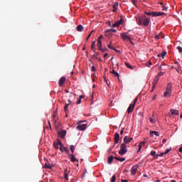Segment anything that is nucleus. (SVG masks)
I'll use <instances>...</instances> for the list:
<instances>
[{
	"label": "nucleus",
	"instance_id": "nucleus-1",
	"mask_svg": "<svg viewBox=\"0 0 182 182\" xmlns=\"http://www.w3.org/2000/svg\"><path fill=\"white\" fill-rule=\"evenodd\" d=\"M171 89H173V85H171V83H168L167 85L166 90L164 93V97H170V96H171Z\"/></svg>",
	"mask_w": 182,
	"mask_h": 182
},
{
	"label": "nucleus",
	"instance_id": "nucleus-2",
	"mask_svg": "<svg viewBox=\"0 0 182 182\" xmlns=\"http://www.w3.org/2000/svg\"><path fill=\"white\" fill-rule=\"evenodd\" d=\"M139 25H143L144 26H149L150 23V20L147 18H139L137 20Z\"/></svg>",
	"mask_w": 182,
	"mask_h": 182
},
{
	"label": "nucleus",
	"instance_id": "nucleus-3",
	"mask_svg": "<svg viewBox=\"0 0 182 182\" xmlns=\"http://www.w3.org/2000/svg\"><path fill=\"white\" fill-rule=\"evenodd\" d=\"M59 146L60 151L63 153V144L62 143V141H60V139H57V141L53 142V147L55 148L56 150H58V149H59Z\"/></svg>",
	"mask_w": 182,
	"mask_h": 182
},
{
	"label": "nucleus",
	"instance_id": "nucleus-4",
	"mask_svg": "<svg viewBox=\"0 0 182 182\" xmlns=\"http://www.w3.org/2000/svg\"><path fill=\"white\" fill-rule=\"evenodd\" d=\"M127 153V146L126 144L122 143L120 146V150L119 151V154L120 156H124Z\"/></svg>",
	"mask_w": 182,
	"mask_h": 182
},
{
	"label": "nucleus",
	"instance_id": "nucleus-5",
	"mask_svg": "<svg viewBox=\"0 0 182 182\" xmlns=\"http://www.w3.org/2000/svg\"><path fill=\"white\" fill-rule=\"evenodd\" d=\"M160 6L162 9V12H160V16H163V15H167V12H168V7L166 6L163 1H160Z\"/></svg>",
	"mask_w": 182,
	"mask_h": 182
},
{
	"label": "nucleus",
	"instance_id": "nucleus-6",
	"mask_svg": "<svg viewBox=\"0 0 182 182\" xmlns=\"http://www.w3.org/2000/svg\"><path fill=\"white\" fill-rule=\"evenodd\" d=\"M160 80V73H158V75L155 77L154 82H153V86L151 92H154V88L156 87V85H157V82Z\"/></svg>",
	"mask_w": 182,
	"mask_h": 182
},
{
	"label": "nucleus",
	"instance_id": "nucleus-7",
	"mask_svg": "<svg viewBox=\"0 0 182 182\" xmlns=\"http://www.w3.org/2000/svg\"><path fill=\"white\" fill-rule=\"evenodd\" d=\"M128 33H121L120 36L123 41H132V37L127 36Z\"/></svg>",
	"mask_w": 182,
	"mask_h": 182
},
{
	"label": "nucleus",
	"instance_id": "nucleus-8",
	"mask_svg": "<svg viewBox=\"0 0 182 182\" xmlns=\"http://www.w3.org/2000/svg\"><path fill=\"white\" fill-rule=\"evenodd\" d=\"M116 32H117L116 29H113V28L107 30L105 31V36L110 37L112 36V33H116Z\"/></svg>",
	"mask_w": 182,
	"mask_h": 182
},
{
	"label": "nucleus",
	"instance_id": "nucleus-9",
	"mask_svg": "<svg viewBox=\"0 0 182 182\" xmlns=\"http://www.w3.org/2000/svg\"><path fill=\"white\" fill-rule=\"evenodd\" d=\"M86 127H87V124H80L77 127V130L83 132V131L86 130Z\"/></svg>",
	"mask_w": 182,
	"mask_h": 182
},
{
	"label": "nucleus",
	"instance_id": "nucleus-10",
	"mask_svg": "<svg viewBox=\"0 0 182 182\" xmlns=\"http://www.w3.org/2000/svg\"><path fill=\"white\" fill-rule=\"evenodd\" d=\"M137 168H139V165H134L131 168V174L132 176H134L136 173H137Z\"/></svg>",
	"mask_w": 182,
	"mask_h": 182
},
{
	"label": "nucleus",
	"instance_id": "nucleus-11",
	"mask_svg": "<svg viewBox=\"0 0 182 182\" xmlns=\"http://www.w3.org/2000/svg\"><path fill=\"white\" fill-rule=\"evenodd\" d=\"M133 110H134V104H130L127 112L129 114V113H133Z\"/></svg>",
	"mask_w": 182,
	"mask_h": 182
},
{
	"label": "nucleus",
	"instance_id": "nucleus-12",
	"mask_svg": "<svg viewBox=\"0 0 182 182\" xmlns=\"http://www.w3.org/2000/svg\"><path fill=\"white\" fill-rule=\"evenodd\" d=\"M133 140V138H129L127 136H124V144H129V143H130V141H132Z\"/></svg>",
	"mask_w": 182,
	"mask_h": 182
},
{
	"label": "nucleus",
	"instance_id": "nucleus-13",
	"mask_svg": "<svg viewBox=\"0 0 182 182\" xmlns=\"http://www.w3.org/2000/svg\"><path fill=\"white\" fill-rule=\"evenodd\" d=\"M58 136L61 139H65V136H66V130H62L61 132H58Z\"/></svg>",
	"mask_w": 182,
	"mask_h": 182
},
{
	"label": "nucleus",
	"instance_id": "nucleus-14",
	"mask_svg": "<svg viewBox=\"0 0 182 182\" xmlns=\"http://www.w3.org/2000/svg\"><path fill=\"white\" fill-rule=\"evenodd\" d=\"M69 173H70V171H68V168H65L64 171V177L65 180H69Z\"/></svg>",
	"mask_w": 182,
	"mask_h": 182
},
{
	"label": "nucleus",
	"instance_id": "nucleus-15",
	"mask_svg": "<svg viewBox=\"0 0 182 182\" xmlns=\"http://www.w3.org/2000/svg\"><path fill=\"white\" fill-rule=\"evenodd\" d=\"M120 139V134L119 133H115L114 135V143L115 144H117L119 143V139Z\"/></svg>",
	"mask_w": 182,
	"mask_h": 182
},
{
	"label": "nucleus",
	"instance_id": "nucleus-16",
	"mask_svg": "<svg viewBox=\"0 0 182 182\" xmlns=\"http://www.w3.org/2000/svg\"><path fill=\"white\" fill-rule=\"evenodd\" d=\"M154 136H157V137H159V136H160V134H159V132L151 131L150 132V137H154Z\"/></svg>",
	"mask_w": 182,
	"mask_h": 182
},
{
	"label": "nucleus",
	"instance_id": "nucleus-17",
	"mask_svg": "<svg viewBox=\"0 0 182 182\" xmlns=\"http://www.w3.org/2000/svg\"><path fill=\"white\" fill-rule=\"evenodd\" d=\"M119 6V2H115L112 6V12H116L117 11V7Z\"/></svg>",
	"mask_w": 182,
	"mask_h": 182
},
{
	"label": "nucleus",
	"instance_id": "nucleus-18",
	"mask_svg": "<svg viewBox=\"0 0 182 182\" xmlns=\"http://www.w3.org/2000/svg\"><path fill=\"white\" fill-rule=\"evenodd\" d=\"M69 103L68 104H65V107H64V112L66 113L67 112H68V107H69V105H70L72 103V101H70V100H68Z\"/></svg>",
	"mask_w": 182,
	"mask_h": 182
},
{
	"label": "nucleus",
	"instance_id": "nucleus-19",
	"mask_svg": "<svg viewBox=\"0 0 182 182\" xmlns=\"http://www.w3.org/2000/svg\"><path fill=\"white\" fill-rule=\"evenodd\" d=\"M65 82H66V77H61L59 80V85L63 86V83H65Z\"/></svg>",
	"mask_w": 182,
	"mask_h": 182
},
{
	"label": "nucleus",
	"instance_id": "nucleus-20",
	"mask_svg": "<svg viewBox=\"0 0 182 182\" xmlns=\"http://www.w3.org/2000/svg\"><path fill=\"white\" fill-rule=\"evenodd\" d=\"M146 144V141H141L139 144V149L137 151V153H139V151H141V147H143V146H144Z\"/></svg>",
	"mask_w": 182,
	"mask_h": 182
},
{
	"label": "nucleus",
	"instance_id": "nucleus-21",
	"mask_svg": "<svg viewBox=\"0 0 182 182\" xmlns=\"http://www.w3.org/2000/svg\"><path fill=\"white\" fill-rule=\"evenodd\" d=\"M170 112H171V114H175V116H178V114H179L178 110H177V109H171L170 110Z\"/></svg>",
	"mask_w": 182,
	"mask_h": 182
},
{
	"label": "nucleus",
	"instance_id": "nucleus-22",
	"mask_svg": "<svg viewBox=\"0 0 182 182\" xmlns=\"http://www.w3.org/2000/svg\"><path fill=\"white\" fill-rule=\"evenodd\" d=\"M151 156L154 157V159H159V157H160V155L159 154H156V151H151Z\"/></svg>",
	"mask_w": 182,
	"mask_h": 182
},
{
	"label": "nucleus",
	"instance_id": "nucleus-23",
	"mask_svg": "<svg viewBox=\"0 0 182 182\" xmlns=\"http://www.w3.org/2000/svg\"><path fill=\"white\" fill-rule=\"evenodd\" d=\"M70 156H71L70 161L73 163H75V161H79V160L76 159V158L75 157V154H72Z\"/></svg>",
	"mask_w": 182,
	"mask_h": 182
},
{
	"label": "nucleus",
	"instance_id": "nucleus-24",
	"mask_svg": "<svg viewBox=\"0 0 182 182\" xmlns=\"http://www.w3.org/2000/svg\"><path fill=\"white\" fill-rule=\"evenodd\" d=\"M115 160H117L118 161H120L121 163H123V161H126V158H119L117 156H114Z\"/></svg>",
	"mask_w": 182,
	"mask_h": 182
},
{
	"label": "nucleus",
	"instance_id": "nucleus-25",
	"mask_svg": "<svg viewBox=\"0 0 182 182\" xmlns=\"http://www.w3.org/2000/svg\"><path fill=\"white\" fill-rule=\"evenodd\" d=\"M112 42L111 41L108 45H107V48H109V49H112V50H115V52H117V50H116V48H114V47H113L112 46Z\"/></svg>",
	"mask_w": 182,
	"mask_h": 182
},
{
	"label": "nucleus",
	"instance_id": "nucleus-26",
	"mask_svg": "<svg viewBox=\"0 0 182 182\" xmlns=\"http://www.w3.org/2000/svg\"><path fill=\"white\" fill-rule=\"evenodd\" d=\"M97 46L100 50V49H102V41L101 40H97Z\"/></svg>",
	"mask_w": 182,
	"mask_h": 182
},
{
	"label": "nucleus",
	"instance_id": "nucleus-27",
	"mask_svg": "<svg viewBox=\"0 0 182 182\" xmlns=\"http://www.w3.org/2000/svg\"><path fill=\"white\" fill-rule=\"evenodd\" d=\"M125 65L127 66V68H128L129 69H131V70H133L134 69V66H132L130 65V63L125 62Z\"/></svg>",
	"mask_w": 182,
	"mask_h": 182
},
{
	"label": "nucleus",
	"instance_id": "nucleus-28",
	"mask_svg": "<svg viewBox=\"0 0 182 182\" xmlns=\"http://www.w3.org/2000/svg\"><path fill=\"white\" fill-rule=\"evenodd\" d=\"M170 151H171V149H166V151L165 152H162L160 154V156L163 157L164 154H167L168 153H170Z\"/></svg>",
	"mask_w": 182,
	"mask_h": 182
},
{
	"label": "nucleus",
	"instance_id": "nucleus-29",
	"mask_svg": "<svg viewBox=\"0 0 182 182\" xmlns=\"http://www.w3.org/2000/svg\"><path fill=\"white\" fill-rule=\"evenodd\" d=\"M77 31L78 32H82V31H83V26H82V25H78V26H77Z\"/></svg>",
	"mask_w": 182,
	"mask_h": 182
},
{
	"label": "nucleus",
	"instance_id": "nucleus-30",
	"mask_svg": "<svg viewBox=\"0 0 182 182\" xmlns=\"http://www.w3.org/2000/svg\"><path fill=\"white\" fill-rule=\"evenodd\" d=\"M166 55H167V51L164 50V51L160 54V57L162 58V59H164V58H166Z\"/></svg>",
	"mask_w": 182,
	"mask_h": 182
},
{
	"label": "nucleus",
	"instance_id": "nucleus-31",
	"mask_svg": "<svg viewBox=\"0 0 182 182\" xmlns=\"http://www.w3.org/2000/svg\"><path fill=\"white\" fill-rule=\"evenodd\" d=\"M114 159V157L113 156H110L108 158V164H112V163H113V159Z\"/></svg>",
	"mask_w": 182,
	"mask_h": 182
},
{
	"label": "nucleus",
	"instance_id": "nucleus-32",
	"mask_svg": "<svg viewBox=\"0 0 182 182\" xmlns=\"http://www.w3.org/2000/svg\"><path fill=\"white\" fill-rule=\"evenodd\" d=\"M96 48V41H93L91 46V49L95 52V48Z\"/></svg>",
	"mask_w": 182,
	"mask_h": 182
},
{
	"label": "nucleus",
	"instance_id": "nucleus-33",
	"mask_svg": "<svg viewBox=\"0 0 182 182\" xmlns=\"http://www.w3.org/2000/svg\"><path fill=\"white\" fill-rule=\"evenodd\" d=\"M110 73H113V75L117 76L118 77V79H119V73L116 72L114 70H112V71L110 72Z\"/></svg>",
	"mask_w": 182,
	"mask_h": 182
},
{
	"label": "nucleus",
	"instance_id": "nucleus-34",
	"mask_svg": "<svg viewBox=\"0 0 182 182\" xmlns=\"http://www.w3.org/2000/svg\"><path fill=\"white\" fill-rule=\"evenodd\" d=\"M152 16H160V12H152Z\"/></svg>",
	"mask_w": 182,
	"mask_h": 182
},
{
	"label": "nucleus",
	"instance_id": "nucleus-35",
	"mask_svg": "<svg viewBox=\"0 0 182 182\" xmlns=\"http://www.w3.org/2000/svg\"><path fill=\"white\" fill-rule=\"evenodd\" d=\"M63 151H65V153H69V148L68 147H65V145H63Z\"/></svg>",
	"mask_w": 182,
	"mask_h": 182
},
{
	"label": "nucleus",
	"instance_id": "nucleus-36",
	"mask_svg": "<svg viewBox=\"0 0 182 182\" xmlns=\"http://www.w3.org/2000/svg\"><path fill=\"white\" fill-rule=\"evenodd\" d=\"M45 168H49V169H50V168H52V166H50L49 164H48V163H46L45 164Z\"/></svg>",
	"mask_w": 182,
	"mask_h": 182
},
{
	"label": "nucleus",
	"instance_id": "nucleus-37",
	"mask_svg": "<svg viewBox=\"0 0 182 182\" xmlns=\"http://www.w3.org/2000/svg\"><path fill=\"white\" fill-rule=\"evenodd\" d=\"M70 150H71V152H72L73 154V153H75V146L70 145Z\"/></svg>",
	"mask_w": 182,
	"mask_h": 182
},
{
	"label": "nucleus",
	"instance_id": "nucleus-38",
	"mask_svg": "<svg viewBox=\"0 0 182 182\" xmlns=\"http://www.w3.org/2000/svg\"><path fill=\"white\" fill-rule=\"evenodd\" d=\"M93 32H95L94 30H92V31H91V33L88 35V36H87V38H86V42H87V41L89 40V38H90V36H92V33H93Z\"/></svg>",
	"mask_w": 182,
	"mask_h": 182
},
{
	"label": "nucleus",
	"instance_id": "nucleus-39",
	"mask_svg": "<svg viewBox=\"0 0 182 182\" xmlns=\"http://www.w3.org/2000/svg\"><path fill=\"white\" fill-rule=\"evenodd\" d=\"M111 182H116V175L112 176Z\"/></svg>",
	"mask_w": 182,
	"mask_h": 182
},
{
	"label": "nucleus",
	"instance_id": "nucleus-40",
	"mask_svg": "<svg viewBox=\"0 0 182 182\" xmlns=\"http://www.w3.org/2000/svg\"><path fill=\"white\" fill-rule=\"evenodd\" d=\"M117 23L118 24V26L122 25V23H123V18H121L119 21H118Z\"/></svg>",
	"mask_w": 182,
	"mask_h": 182
},
{
	"label": "nucleus",
	"instance_id": "nucleus-41",
	"mask_svg": "<svg viewBox=\"0 0 182 182\" xmlns=\"http://www.w3.org/2000/svg\"><path fill=\"white\" fill-rule=\"evenodd\" d=\"M146 15H148V16H152L153 12H145Z\"/></svg>",
	"mask_w": 182,
	"mask_h": 182
},
{
	"label": "nucleus",
	"instance_id": "nucleus-42",
	"mask_svg": "<svg viewBox=\"0 0 182 182\" xmlns=\"http://www.w3.org/2000/svg\"><path fill=\"white\" fill-rule=\"evenodd\" d=\"M146 65L148 68H150V66H151V61H149L148 63H146Z\"/></svg>",
	"mask_w": 182,
	"mask_h": 182
},
{
	"label": "nucleus",
	"instance_id": "nucleus-43",
	"mask_svg": "<svg viewBox=\"0 0 182 182\" xmlns=\"http://www.w3.org/2000/svg\"><path fill=\"white\" fill-rule=\"evenodd\" d=\"M176 49H178V52H179L180 53H181V52H182V48H181V46H178V47L176 48Z\"/></svg>",
	"mask_w": 182,
	"mask_h": 182
},
{
	"label": "nucleus",
	"instance_id": "nucleus-44",
	"mask_svg": "<svg viewBox=\"0 0 182 182\" xmlns=\"http://www.w3.org/2000/svg\"><path fill=\"white\" fill-rule=\"evenodd\" d=\"M139 100V99L137 97H136L134 100V103L133 105H134V106H136V103H137V101Z\"/></svg>",
	"mask_w": 182,
	"mask_h": 182
},
{
	"label": "nucleus",
	"instance_id": "nucleus-45",
	"mask_svg": "<svg viewBox=\"0 0 182 182\" xmlns=\"http://www.w3.org/2000/svg\"><path fill=\"white\" fill-rule=\"evenodd\" d=\"M132 2L133 4V5H134L136 6V4H137V0H132Z\"/></svg>",
	"mask_w": 182,
	"mask_h": 182
},
{
	"label": "nucleus",
	"instance_id": "nucleus-46",
	"mask_svg": "<svg viewBox=\"0 0 182 182\" xmlns=\"http://www.w3.org/2000/svg\"><path fill=\"white\" fill-rule=\"evenodd\" d=\"M91 70H92V72H96V68H95V65H92V66Z\"/></svg>",
	"mask_w": 182,
	"mask_h": 182
},
{
	"label": "nucleus",
	"instance_id": "nucleus-47",
	"mask_svg": "<svg viewBox=\"0 0 182 182\" xmlns=\"http://www.w3.org/2000/svg\"><path fill=\"white\" fill-rule=\"evenodd\" d=\"M100 50H102V52H106L107 50V48H102L101 47V49H100Z\"/></svg>",
	"mask_w": 182,
	"mask_h": 182
},
{
	"label": "nucleus",
	"instance_id": "nucleus-48",
	"mask_svg": "<svg viewBox=\"0 0 182 182\" xmlns=\"http://www.w3.org/2000/svg\"><path fill=\"white\" fill-rule=\"evenodd\" d=\"M161 35V38H162V39H164V38H166V36H164V34H163L162 32L160 33Z\"/></svg>",
	"mask_w": 182,
	"mask_h": 182
},
{
	"label": "nucleus",
	"instance_id": "nucleus-49",
	"mask_svg": "<svg viewBox=\"0 0 182 182\" xmlns=\"http://www.w3.org/2000/svg\"><path fill=\"white\" fill-rule=\"evenodd\" d=\"M124 133V128H122V130L120 131V134L123 135Z\"/></svg>",
	"mask_w": 182,
	"mask_h": 182
},
{
	"label": "nucleus",
	"instance_id": "nucleus-50",
	"mask_svg": "<svg viewBox=\"0 0 182 182\" xmlns=\"http://www.w3.org/2000/svg\"><path fill=\"white\" fill-rule=\"evenodd\" d=\"M82 103V99L79 98L78 101L77 102V105H80Z\"/></svg>",
	"mask_w": 182,
	"mask_h": 182
},
{
	"label": "nucleus",
	"instance_id": "nucleus-51",
	"mask_svg": "<svg viewBox=\"0 0 182 182\" xmlns=\"http://www.w3.org/2000/svg\"><path fill=\"white\" fill-rule=\"evenodd\" d=\"M149 121L151 123H154V122H156L153 118H149Z\"/></svg>",
	"mask_w": 182,
	"mask_h": 182
},
{
	"label": "nucleus",
	"instance_id": "nucleus-52",
	"mask_svg": "<svg viewBox=\"0 0 182 182\" xmlns=\"http://www.w3.org/2000/svg\"><path fill=\"white\" fill-rule=\"evenodd\" d=\"M116 26H119L118 24H117V22H116L115 23H114L112 25V28H116Z\"/></svg>",
	"mask_w": 182,
	"mask_h": 182
},
{
	"label": "nucleus",
	"instance_id": "nucleus-53",
	"mask_svg": "<svg viewBox=\"0 0 182 182\" xmlns=\"http://www.w3.org/2000/svg\"><path fill=\"white\" fill-rule=\"evenodd\" d=\"M103 39V36H100V37L97 38V41H102Z\"/></svg>",
	"mask_w": 182,
	"mask_h": 182
},
{
	"label": "nucleus",
	"instance_id": "nucleus-54",
	"mask_svg": "<svg viewBox=\"0 0 182 182\" xmlns=\"http://www.w3.org/2000/svg\"><path fill=\"white\" fill-rule=\"evenodd\" d=\"M161 72H160V76H162V75H164V72L161 71Z\"/></svg>",
	"mask_w": 182,
	"mask_h": 182
},
{
	"label": "nucleus",
	"instance_id": "nucleus-55",
	"mask_svg": "<svg viewBox=\"0 0 182 182\" xmlns=\"http://www.w3.org/2000/svg\"><path fill=\"white\" fill-rule=\"evenodd\" d=\"M166 141H167V139H164L163 141H162V143L164 144V143H166Z\"/></svg>",
	"mask_w": 182,
	"mask_h": 182
},
{
	"label": "nucleus",
	"instance_id": "nucleus-56",
	"mask_svg": "<svg viewBox=\"0 0 182 182\" xmlns=\"http://www.w3.org/2000/svg\"><path fill=\"white\" fill-rule=\"evenodd\" d=\"M80 99H85V95H80Z\"/></svg>",
	"mask_w": 182,
	"mask_h": 182
},
{
	"label": "nucleus",
	"instance_id": "nucleus-57",
	"mask_svg": "<svg viewBox=\"0 0 182 182\" xmlns=\"http://www.w3.org/2000/svg\"><path fill=\"white\" fill-rule=\"evenodd\" d=\"M85 122H86V121H80V122H78V124H80V123H85Z\"/></svg>",
	"mask_w": 182,
	"mask_h": 182
},
{
	"label": "nucleus",
	"instance_id": "nucleus-58",
	"mask_svg": "<svg viewBox=\"0 0 182 182\" xmlns=\"http://www.w3.org/2000/svg\"><path fill=\"white\" fill-rule=\"evenodd\" d=\"M92 58H95V59H97V55H93Z\"/></svg>",
	"mask_w": 182,
	"mask_h": 182
},
{
	"label": "nucleus",
	"instance_id": "nucleus-59",
	"mask_svg": "<svg viewBox=\"0 0 182 182\" xmlns=\"http://www.w3.org/2000/svg\"><path fill=\"white\" fill-rule=\"evenodd\" d=\"M105 82H106V84L107 85V86H110V84H109V82H107V80L105 79Z\"/></svg>",
	"mask_w": 182,
	"mask_h": 182
},
{
	"label": "nucleus",
	"instance_id": "nucleus-60",
	"mask_svg": "<svg viewBox=\"0 0 182 182\" xmlns=\"http://www.w3.org/2000/svg\"><path fill=\"white\" fill-rule=\"evenodd\" d=\"M121 182H129V181H127V180L122 179V180L121 181Z\"/></svg>",
	"mask_w": 182,
	"mask_h": 182
},
{
	"label": "nucleus",
	"instance_id": "nucleus-61",
	"mask_svg": "<svg viewBox=\"0 0 182 182\" xmlns=\"http://www.w3.org/2000/svg\"><path fill=\"white\" fill-rule=\"evenodd\" d=\"M180 153H182V146L179 148Z\"/></svg>",
	"mask_w": 182,
	"mask_h": 182
},
{
	"label": "nucleus",
	"instance_id": "nucleus-62",
	"mask_svg": "<svg viewBox=\"0 0 182 182\" xmlns=\"http://www.w3.org/2000/svg\"><path fill=\"white\" fill-rule=\"evenodd\" d=\"M107 53H105V55H104V58H107Z\"/></svg>",
	"mask_w": 182,
	"mask_h": 182
},
{
	"label": "nucleus",
	"instance_id": "nucleus-63",
	"mask_svg": "<svg viewBox=\"0 0 182 182\" xmlns=\"http://www.w3.org/2000/svg\"><path fill=\"white\" fill-rule=\"evenodd\" d=\"M65 93H69V90H65Z\"/></svg>",
	"mask_w": 182,
	"mask_h": 182
},
{
	"label": "nucleus",
	"instance_id": "nucleus-64",
	"mask_svg": "<svg viewBox=\"0 0 182 182\" xmlns=\"http://www.w3.org/2000/svg\"><path fill=\"white\" fill-rule=\"evenodd\" d=\"M171 182H177V181H176L175 180H171Z\"/></svg>",
	"mask_w": 182,
	"mask_h": 182
}]
</instances>
